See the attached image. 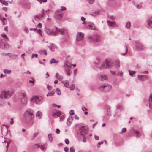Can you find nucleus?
Segmentation results:
<instances>
[{
  "label": "nucleus",
  "mask_w": 152,
  "mask_h": 152,
  "mask_svg": "<svg viewBox=\"0 0 152 152\" xmlns=\"http://www.w3.org/2000/svg\"><path fill=\"white\" fill-rule=\"evenodd\" d=\"M13 94V92L11 90L3 91L0 94V98L1 99L9 98Z\"/></svg>",
  "instance_id": "f257e3e1"
},
{
  "label": "nucleus",
  "mask_w": 152,
  "mask_h": 152,
  "mask_svg": "<svg viewBox=\"0 0 152 152\" xmlns=\"http://www.w3.org/2000/svg\"><path fill=\"white\" fill-rule=\"evenodd\" d=\"M21 102L23 104L25 103L27 101V99L26 97V94L24 93H20L19 96Z\"/></svg>",
  "instance_id": "f03ea898"
},
{
  "label": "nucleus",
  "mask_w": 152,
  "mask_h": 152,
  "mask_svg": "<svg viewBox=\"0 0 152 152\" xmlns=\"http://www.w3.org/2000/svg\"><path fill=\"white\" fill-rule=\"evenodd\" d=\"M42 98L40 96H34L31 99V102L36 104H38L41 100Z\"/></svg>",
  "instance_id": "7ed1b4c3"
},
{
  "label": "nucleus",
  "mask_w": 152,
  "mask_h": 152,
  "mask_svg": "<svg viewBox=\"0 0 152 152\" xmlns=\"http://www.w3.org/2000/svg\"><path fill=\"white\" fill-rule=\"evenodd\" d=\"M72 66V65L70 64L69 65L68 63L64 65L65 68V71L67 73V75L69 76H70L71 75L70 67H71Z\"/></svg>",
  "instance_id": "20e7f679"
},
{
  "label": "nucleus",
  "mask_w": 152,
  "mask_h": 152,
  "mask_svg": "<svg viewBox=\"0 0 152 152\" xmlns=\"http://www.w3.org/2000/svg\"><path fill=\"white\" fill-rule=\"evenodd\" d=\"M24 115L26 118L31 119L32 118L33 113L30 111H26L25 112Z\"/></svg>",
  "instance_id": "39448f33"
},
{
  "label": "nucleus",
  "mask_w": 152,
  "mask_h": 152,
  "mask_svg": "<svg viewBox=\"0 0 152 152\" xmlns=\"http://www.w3.org/2000/svg\"><path fill=\"white\" fill-rule=\"evenodd\" d=\"M106 67L109 68L111 67V66L110 65V64H112V63L108 59L106 60ZM106 67V66H105V65L104 64H102L101 67L102 68H105Z\"/></svg>",
  "instance_id": "423d86ee"
},
{
  "label": "nucleus",
  "mask_w": 152,
  "mask_h": 152,
  "mask_svg": "<svg viewBox=\"0 0 152 152\" xmlns=\"http://www.w3.org/2000/svg\"><path fill=\"white\" fill-rule=\"evenodd\" d=\"M88 127L87 126H81L80 129L82 134H86L87 132Z\"/></svg>",
  "instance_id": "0eeeda50"
},
{
  "label": "nucleus",
  "mask_w": 152,
  "mask_h": 152,
  "mask_svg": "<svg viewBox=\"0 0 152 152\" xmlns=\"http://www.w3.org/2000/svg\"><path fill=\"white\" fill-rule=\"evenodd\" d=\"M84 35L81 32H78L77 34L76 40L80 41L82 40L83 38Z\"/></svg>",
  "instance_id": "6e6552de"
},
{
  "label": "nucleus",
  "mask_w": 152,
  "mask_h": 152,
  "mask_svg": "<svg viewBox=\"0 0 152 152\" xmlns=\"http://www.w3.org/2000/svg\"><path fill=\"white\" fill-rule=\"evenodd\" d=\"M56 30L57 32H60L62 35H68V33L66 30L60 29L57 28H56Z\"/></svg>",
  "instance_id": "1a4fd4ad"
},
{
  "label": "nucleus",
  "mask_w": 152,
  "mask_h": 152,
  "mask_svg": "<svg viewBox=\"0 0 152 152\" xmlns=\"http://www.w3.org/2000/svg\"><path fill=\"white\" fill-rule=\"evenodd\" d=\"M139 79L141 80L144 81L148 79L149 77L147 75H139L138 76Z\"/></svg>",
  "instance_id": "9d476101"
},
{
  "label": "nucleus",
  "mask_w": 152,
  "mask_h": 152,
  "mask_svg": "<svg viewBox=\"0 0 152 152\" xmlns=\"http://www.w3.org/2000/svg\"><path fill=\"white\" fill-rule=\"evenodd\" d=\"M47 32L48 34H50L52 35H55L56 33V31H53L52 29H51L49 28L47 29Z\"/></svg>",
  "instance_id": "9b49d317"
},
{
  "label": "nucleus",
  "mask_w": 152,
  "mask_h": 152,
  "mask_svg": "<svg viewBox=\"0 0 152 152\" xmlns=\"http://www.w3.org/2000/svg\"><path fill=\"white\" fill-rule=\"evenodd\" d=\"M72 121V117H69L67 119V124L69 126H70Z\"/></svg>",
  "instance_id": "f8f14e48"
},
{
  "label": "nucleus",
  "mask_w": 152,
  "mask_h": 152,
  "mask_svg": "<svg viewBox=\"0 0 152 152\" xmlns=\"http://www.w3.org/2000/svg\"><path fill=\"white\" fill-rule=\"evenodd\" d=\"M104 87H105L104 89L105 92H107L111 89V87L107 84H105V86H104Z\"/></svg>",
  "instance_id": "ddd939ff"
},
{
  "label": "nucleus",
  "mask_w": 152,
  "mask_h": 152,
  "mask_svg": "<svg viewBox=\"0 0 152 152\" xmlns=\"http://www.w3.org/2000/svg\"><path fill=\"white\" fill-rule=\"evenodd\" d=\"M136 45L139 50H142L144 48V46L140 42L137 43Z\"/></svg>",
  "instance_id": "4468645a"
},
{
  "label": "nucleus",
  "mask_w": 152,
  "mask_h": 152,
  "mask_svg": "<svg viewBox=\"0 0 152 152\" xmlns=\"http://www.w3.org/2000/svg\"><path fill=\"white\" fill-rule=\"evenodd\" d=\"M107 79V76L105 75H101L99 77V79L102 81L106 80Z\"/></svg>",
  "instance_id": "2eb2a0df"
},
{
  "label": "nucleus",
  "mask_w": 152,
  "mask_h": 152,
  "mask_svg": "<svg viewBox=\"0 0 152 152\" xmlns=\"http://www.w3.org/2000/svg\"><path fill=\"white\" fill-rule=\"evenodd\" d=\"M36 115L37 117H38L39 119H40L42 117V113L41 112L38 111L36 113Z\"/></svg>",
  "instance_id": "dca6fc26"
},
{
  "label": "nucleus",
  "mask_w": 152,
  "mask_h": 152,
  "mask_svg": "<svg viewBox=\"0 0 152 152\" xmlns=\"http://www.w3.org/2000/svg\"><path fill=\"white\" fill-rule=\"evenodd\" d=\"M107 22L108 25L112 27L115 26L116 24V23L115 22H110L109 21H107Z\"/></svg>",
  "instance_id": "f3484780"
},
{
  "label": "nucleus",
  "mask_w": 152,
  "mask_h": 152,
  "mask_svg": "<svg viewBox=\"0 0 152 152\" xmlns=\"http://www.w3.org/2000/svg\"><path fill=\"white\" fill-rule=\"evenodd\" d=\"M61 83L64 84V86L67 88H69V85L68 83V81L67 80L63 81Z\"/></svg>",
  "instance_id": "a211bd4d"
},
{
  "label": "nucleus",
  "mask_w": 152,
  "mask_h": 152,
  "mask_svg": "<svg viewBox=\"0 0 152 152\" xmlns=\"http://www.w3.org/2000/svg\"><path fill=\"white\" fill-rule=\"evenodd\" d=\"M87 28L88 29H96L94 24H89L87 26Z\"/></svg>",
  "instance_id": "6ab92c4d"
},
{
  "label": "nucleus",
  "mask_w": 152,
  "mask_h": 152,
  "mask_svg": "<svg viewBox=\"0 0 152 152\" xmlns=\"http://www.w3.org/2000/svg\"><path fill=\"white\" fill-rule=\"evenodd\" d=\"M149 107L150 108L152 109V97L151 95L149 97Z\"/></svg>",
  "instance_id": "aec40b11"
},
{
  "label": "nucleus",
  "mask_w": 152,
  "mask_h": 152,
  "mask_svg": "<svg viewBox=\"0 0 152 152\" xmlns=\"http://www.w3.org/2000/svg\"><path fill=\"white\" fill-rule=\"evenodd\" d=\"M61 114V113L60 111H58L56 113H54L53 115V117H56V116L57 117H59Z\"/></svg>",
  "instance_id": "412c9836"
},
{
  "label": "nucleus",
  "mask_w": 152,
  "mask_h": 152,
  "mask_svg": "<svg viewBox=\"0 0 152 152\" xmlns=\"http://www.w3.org/2000/svg\"><path fill=\"white\" fill-rule=\"evenodd\" d=\"M55 76L56 78L59 80H62L63 79V77L61 75H59L58 73H56Z\"/></svg>",
  "instance_id": "4be33fe9"
},
{
  "label": "nucleus",
  "mask_w": 152,
  "mask_h": 152,
  "mask_svg": "<svg viewBox=\"0 0 152 152\" xmlns=\"http://www.w3.org/2000/svg\"><path fill=\"white\" fill-rule=\"evenodd\" d=\"M49 47L52 50H54L56 48V46L53 44L49 46Z\"/></svg>",
  "instance_id": "5701e85b"
},
{
  "label": "nucleus",
  "mask_w": 152,
  "mask_h": 152,
  "mask_svg": "<svg viewBox=\"0 0 152 152\" xmlns=\"http://www.w3.org/2000/svg\"><path fill=\"white\" fill-rule=\"evenodd\" d=\"M95 40L92 41L94 42H99L101 41L100 38L99 36H96L94 37Z\"/></svg>",
  "instance_id": "b1692460"
},
{
  "label": "nucleus",
  "mask_w": 152,
  "mask_h": 152,
  "mask_svg": "<svg viewBox=\"0 0 152 152\" xmlns=\"http://www.w3.org/2000/svg\"><path fill=\"white\" fill-rule=\"evenodd\" d=\"M44 11V10H42V11H41V12L42 13V15L39 16L37 15L35 16V17L36 18H37L38 19H40V18H42L43 17L44 13L43 12Z\"/></svg>",
  "instance_id": "393cba45"
},
{
  "label": "nucleus",
  "mask_w": 152,
  "mask_h": 152,
  "mask_svg": "<svg viewBox=\"0 0 152 152\" xmlns=\"http://www.w3.org/2000/svg\"><path fill=\"white\" fill-rule=\"evenodd\" d=\"M55 92V91L53 90L51 92H49L47 94V96H53Z\"/></svg>",
  "instance_id": "a878e982"
},
{
  "label": "nucleus",
  "mask_w": 152,
  "mask_h": 152,
  "mask_svg": "<svg viewBox=\"0 0 152 152\" xmlns=\"http://www.w3.org/2000/svg\"><path fill=\"white\" fill-rule=\"evenodd\" d=\"M148 23V25L149 26H151V25H152V17L150 18L147 21Z\"/></svg>",
  "instance_id": "bb28decb"
},
{
  "label": "nucleus",
  "mask_w": 152,
  "mask_h": 152,
  "mask_svg": "<svg viewBox=\"0 0 152 152\" xmlns=\"http://www.w3.org/2000/svg\"><path fill=\"white\" fill-rule=\"evenodd\" d=\"M0 2L5 5H7L8 3L7 1H5V0H0Z\"/></svg>",
  "instance_id": "cd10ccee"
},
{
  "label": "nucleus",
  "mask_w": 152,
  "mask_h": 152,
  "mask_svg": "<svg viewBox=\"0 0 152 152\" xmlns=\"http://www.w3.org/2000/svg\"><path fill=\"white\" fill-rule=\"evenodd\" d=\"M104 86H105V84L99 86V89L102 91H104L105 87Z\"/></svg>",
  "instance_id": "c85d7f7f"
},
{
  "label": "nucleus",
  "mask_w": 152,
  "mask_h": 152,
  "mask_svg": "<svg viewBox=\"0 0 152 152\" xmlns=\"http://www.w3.org/2000/svg\"><path fill=\"white\" fill-rule=\"evenodd\" d=\"M39 53L40 54H44L45 55H47V52L46 50H42L39 51Z\"/></svg>",
  "instance_id": "c756f323"
},
{
  "label": "nucleus",
  "mask_w": 152,
  "mask_h": 152,
  "mask_svg": "<svg viewBox=\"0 0 152 152\" xmlns=\"http://www.w3.org/2000/svg\"><path fill=\"white\" fill-rule=\"evenodd\" d=\"M50 62L51 63H58V60H56L54 58H53L51 60Z\"/></svg>",
  "instance_id": "7c9ffc66"
},
{
  "label": "nucleus",
  "mask_w": 152,
  "mask_h": 152,
  "mask_svg": "<svg viewBox=\"0 0 152 152\" xmlns=\"http://www.w3.org/2000/svg\"><path fill=\"white\" fill-rule=\"evenodd\" d=\"M115 67L116 68H117L119 67V63L118 61H117L115 62Z\"/></svg>",
  "instance_id": "2f4dec72"
},
{
  "label": "nucleus",
  "mask_w": 152,
  "mask_h": 152,
  "mask_svg": "<svg viewBox=\"0 0 152 152\" xmlns=\"http://www.w3.org/2000/svg\"><path fill=\"white\" fill-rule=\"evenodd\" d=\"M134 133L136 134V136L137 137H139L141 135L140 133L137 130H134Z\"/></svg>",
  "instance_id": "473e14b6"
},
{
  "label": "nucleus",
  "mask_w": 152,
  "mask_h": 152,
  "mask_svg": "<svg viewBox=\"0 0 152 152\" xmlns=\"http://www.w3.org/2000/svg\"><path fill=\"white\" fill-rule=\"evenodd\" d=\"M129 75L131 76H132L135 73V72L134 71H130L129 70Z\"/></svg>",
  "instance_id": "72a5a7b5"
},
{
  "label": "nucleus",
  "mask_w": 152,
  "mask_h": 152,
  "mask_svg": "<svg viewBox=\"0 0 152 152\" xmlns=\"http://www.w3.org/2000/svg\"><path fill=\"white\" fill-rule=\"evenodd\" d=\"M126 27L127 28H130L131 26V23L129 22H127L126 24Z\"/></svg>",
  "instance_id": "f704fd0d"
},
{
  "label": "nucleus",
  "mask_w": 152,
  "mask_h": 152,
  "mask_svg": "<svg viewBox=\"0 0 152 152\" xmlns=\"http://www.w3.org/2000/svg\"><path fill=\"white\" fill-rule=\"evenodd\" d=\"M4 72L5 73L10 74L11 72V71L10 70L4 69Z\"/></svg>",
  "instance_id": "c9c22d12"
},
{
  "label": "nucleus",
  "mask_w": 152,
  "mask_h": 152,
  "mask_svg": "<svg viewBox=\"0 0 152 152\" xmlns=\"http://www.w3.org/2000/svg\"><path fill=\"white\" fill-rule=\"evenodd\" d=\"M56 93L58 95H60L61 94V91L59 88H57L56 89Z\"/></svg>",
  "instance_id": "e433bc0d"
},
{
  "label": "nucleus",
  "mask_w": 152,
  "mask_h": 152,
  "mask_svg": "<svg viewBox=\"0 0 152 152\" xmlns=\"http://www.w3.org/2000/svg\"><path fill=\"white\" fill-rule=\"evenodd\" d=\"M99 14V12H92L91 15L92 16H96Z\"/></svg>",
  "instance_id": "4c0bfd02"
},
{
  "label": "nucleus",
  "mask_w": 152,
  "mask_h": 152,
  "mask_svg": "<svg viewBox=\"0 0 152 152\" xmlns=\"http://www.w3.org/2000/svg\"><path fill=\"white\" fill-rule=\"evenodd\" d=\"M75 86L74 84H73L70 87V90H74L75 88Z\"/></svg>",
  "instance_id": "58836bf2"
},
{
  "label": "nucleus",
  "mask_w": 152,
  "mask_h": 152,
  "mask_svg": "<svg viewBox=\"0 0 152 152\" xmlns=\"http://www.w3.org/2000/svg\"><path fill=\"white\" fill-rule=\"evenodd\" d=\"M40 148L43 151H45L46 149V147L44 145L43 146H41Z\"/></svg>",
  "instance_id": "ea45409f"
},
{
  "label": "nucleus",
  "mask_w": 152,
  "mask_h": 152,
  "mask_svg": "<svg viewBox=\"0 0 152 152\" xmlns=\"http://www.w3.org/2000/svg\"><path fill=\"white\" fill-rule=\"evenodd\" d=\"M48 137L49 138V140L50 141H50L51 142V141L52 140L53 138H52V137L51 134H49Z\"/></svg>",
  "instance_id": "a19ab883"
},
{
  "label": "nucleus",
  "mask_w": 152,
  "mask_h": 152,
  "mask_svg": "<svg viewBox=\"0 0 152 152\" xmlns=\"http://www.w3.org/2000/svg\"><path fill=\"white\" fill-rule=\"evenodd\" d=\"M90 4L93 3L94 2V0H86Z\"/></svg>",
  "instance_id": "79ce46f5"
},
{
  "label": "nucleus",
  "mask_w": 152,
  "mask_h": 152,
  "mask_svg": "<svg viewBox=\"0 0 152 152\" xmlns=\"http://www.w3.org/2000/svg\"><path fill=\"white\" fill-rule=\"evenodd\" d=\"M85 20H86V19L85 18H84L83 17H81V20L82 21H83V22L82 23V24H84V23H86Z\"/></svg>",
  "instance_id": "37998d69"
},
{
  "label": "nucleus",
  "mask_w": 152,
  "mask_h": 152,
  "mask_svg": "<svg viewBox=\"0 0 152 152\" xmlns=\"http://www.w3.org/2000/svg\"><path fill=\"white\" fill-rule=\"evenodd\" d=\"M1 36L4 38L5 39H7V36L6 35H5V34H2L1 35Z\"/></svg>",
  "instance_id": "c03bdc74"
},
{
  "label": "nucleus",
  "mask_w": 152,
  "mask_h": 152,
  "mask_svg": "<svg viewBox=\"0 0 152 152\" xmlns=\"http://www.w3.org/2000/svg\"><path fill=\"white\" fill-rule=\"evenodd\" d=\"M69 114L70 115H74V111L72 110H71L69 112Z\"/></svg>",
  "instance_id": "a18cd8bd"
},
{
  "label": "nucleus",
  "mask_w": 152,
  "mask_h": 152,
  "mask_svg": "<svg viewBox=\"0 0 152 152\" xmlns=\"http://www.w3.org/2000/svg\"><path fill=\"white\" fill-rule=\"evenodd\" d=\"M37 1L41 3H42V2H45L47 1V0H37Z\"/></svg>",
  "instance_id": "49530a36"
},
{
  "label": "nucleus",
  "mask_w": 152,
  "mask_h": 152,
  "mask_svg": "<svg viewBox=\"0 0 152 152\" xmlns=\"http://www.w3.org/2000/svg\"><path fill=\"white\" fill-rule=\"evenodd\" d=\"M37 32L41 36H42V31L40 30V29H39L38 31H37Z\"/></svg>",
  "instance_id": "de8ad7c7"
},
{
  "label": "nucleus",
  "mask_w": 152,
  "mask_h": 152,
  "mask_svg": "<svg viewBox=\"0 0 152 152\" xmlns=\"http://www.w3.org/2000/svg\"><path fill=\"white\" fill-rule=\"evenodd\" d=\"M66 10V8L63 6L61 7V11H64Z\"/></svg>",
  "instance_id": "09e8293b"
},
{
  "label": "nucleus",
  "mask_w": 152,
  "mask_h": 152,
  "mask_svg": "<svg viewBox=\"0 0 152 152\" xmlns=\"http://www.w3.org/2000/svg\"><path fill=\"white\" fill-rule=\"evenodd\" d=\"M103 143V141H102L101 142H99L98 143V145L97 146V147L98 148H99V145L101 144H102Z\"/></svg>",
  "instance_id": "8fccbe9b"
},
{
  "label": "nucleus",
  "mask_w": 152,
  "mask_h": 152,
  "mask_svg": "<svg viewBox=\"0 0 152 152\" xmlns=\"http://www.w3.org/2000/svg\"><path fill=\"white\" fill-rule=\"evenodd\" d=\"M70 152H74L75 149L73 147H71L70 148Z\"/></svg>",
  "instance_id": "3c124183"
},
{
  "label": "nucleus",
  "mask_w": 152,
  "mask_h": 152,
  "mask_svg": "<svg viewBox=\"0 0 152 152\" xmlns=\"http://www.w3.org/2000/svg\"><path fill=\"white\" fill-rule=\"evenodd\" d=\"M37 56H38V55L37 54H32V56H31V58H32L34 57V56L36 58H37Z\"/></svg>",
  "instance_id": "603ef678"
},
{
  "label": "nucleus",
  "mask_w": 152,
  "mask_h": 152,
  "mask_svg": "<svg viewBox=\"0 0 152 152\" xmlns=\"http://www.w3.org/2000/svg\"><path fill=\"white\" fill-rule=\"evenodd\" d=\"M0 20H1L4 21L6 20V18H3L1 16H0Z\"/></svg>",
  "instance_id": "864d4df0"
},
{
  "label": "nucleus",
  "mask_w": 152,
  "mask_h": 152,
  "mask_svg": "<svg viewBox=\"0 0 152 152\" xmlns=\"http://www.w3.org/2000/svg\"><path fill=\"white\" fill-rule=\"evenodd\" d=\"M53 106L54 107H55L56 106L58 108H60V106L57 105L55 104H53Z\"/></svg>",
  "instance_id": "5fc2aeb1"
},
{
  "label": "nucleus",
  "mask_w": 152,
  "mask_h": 152,
  "mask_svg": "<svg viewBox=\"0 0 152 152\" xmlns=\"http://www.w3.org/2000/svg\"><path fill=\"white\" fill-rule=\"evenodd\" d=\"M65 143L67 144H69V140L67 139H66L65 140Z\"/></svg>",
  "instance_id": "6e6d98bb"
},
{
  "label": "nucleus",
  "mask_w": 152,
  "mask_h": 152,
  "mask_svg": "<svg viewBox=\"0 0 152 152\" xmlns=\"http://www.w3.org/2000/svg\"><path fill=\"white\" fill-rule=\"evenodd\" d=\"M82 109L83 111H84L85 110H87V109L84 106H83L82 107Z\"/></svg>",
  "instance_id": "4d7b16f0"
},
{
  "label": "nucleus",
  "mask_w": 152,
  "mask_h": 152,
  "mask_svg": "<svg viewBox=\"0 0 152 152\" xmlns=\"http://www.w3.org/2000/svg\"><path fill=\"white\" fill-rule=\"evenodd\" d=\"M56 132L57 134H59L60 133V131L58 129H56Z\"/></svg>",
  "instance_id": "13d9d810"
},
{
  "label": "nucleus",
  "mask_w": 152,
  "mask_h": 152,
  "mask_svg": "<svg viewBox=\"0 0 152 152\" xmlns=\"http://www.w3.org/2000/svg\"><path fill=\"white\" fill-rule=\"evenodd\" d=\"M47 88H48V89L49 90H51V89L52 87L50 86H49V85H47Z\"/></svg>",
  "instance_id": "bf43d9fd"
},
{
  "label": "nucleus",
  "mask_w": 152,
  "mask_h": 152,
  "mask_svg": "<svg viewBox=\"0 0 152 152\" xmlns=\"http://www.w3.org/2000/svg\"><path fill=\"white\" fill-rule=\"evenodd\" d=\"M11 121L10 122V124L11 125H12L14 123V121L13 118H11Z\"/></svg>",
  "instance_id": "052dcab7"
},
{
  "label": "nucleus",
  "mask_w": 152,
  "mask_h": 152,
  "mask_svg": "<svg viewBox=\"0 0 152 152\" xmlns=\"http://www.w3.org/2000/svg\"><path fill=\"white\" fill-rule=\"evenodd\" d=\"M126 128H123L122 130V132H125L126 131Z\"/></svg>",
  "instance_id": "680f3d73"
},
{
  "label": "nucleus",
  "mask_w": 152,
  "mask_h": 152,
  "mask_svg": "<svg viewBox=\"0 0 152 152\" xmlns=\"http://www.w3.org/2000/svg\"><path fill=\"white\" fill-rule=\"evenodd\" d=\"M110 19H111L113 20H114L115 19V18L113 16H110Z\"/></svg>",
  "instance_id": "e2e57ef3"
},
{
  "label": "nucleus",
  "mask_w": 152,
  "mask_h": 152,
  "mask_svg": "<svg viewBox=\"0 0 152 152\" xmlns=\"http://www.w3.org/2000/svg\"><path fill=\"white\" fill-rule=\"evenodd\" d=\"M37 26L39 28H41L42 27V26L41 23H39L37 25Z\"/></svg>",
  "instance_id": "0e129e2a"
},
{
  "label": "nucleus",
  "mask_w": 152,
  "mask_h": 152,
  "mask_svg": "<svg viewBox=\"0 0 152 152\" xmlns=\"http://www.w3.org/2000/svg\"><path fill=\"white\" fill-rule=\"evenodd\" d=\"M64 149L65 152H67L68 151L69 149L68 148L66 147L64 148Z\"/></svg>",
  "instance_id": "69168bd1"
},
{
  "label": "nucleus",
  "mask_w": 152,
  "mask_h": 152,
  "mask_svg": "<svg viewBox=\"0 0 152 152\" xmlns=\"http://www.w3.org/2000/svg\"><path fill=\"white\" fill-rule=\"evenodd\" d=\"M64 116L63 115H62L61 116V117H60V119H61V121H62L64 119Z\"/></svg>",
  "instance_id": "338daca9"
},
{
  "label": "nucleus",
  "mask_w": 152,
  "mask_h": 152,
  "mask_svg": "<svg viewBox=\"0 0 152 152\" xmlns=\"http://www.w3.org/2000/svg\"><path fill=\"white\" fill-rule=\"evenodd\" d=\"M136 7L137 8H140L142 7V6L141 5L138 4L137 5Z\"/></svg>",
  "instance_id": "774afa93"
}]
</instances>
